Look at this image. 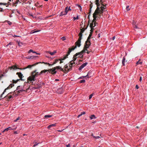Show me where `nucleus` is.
Wrapping results in <instances>:
<instances>
[{
	"label": "nucleus",
	"instance_id": "obj_1",
	"mask_svg": "<svg viewBox=\"0 0 147 147\" xmlns=\"http://www.w3.org/2000/svg\"><path fill=\"white\" fill-rule=\"evenodd\" d=\"M28 82H24L23 86H18L16 90H19L17 91V93H16V95H18L20 92H22L23 91H27V90L29 89V88H28Z\"/></svg>",
	"mask_w": 147,
	"mask_h": 147
},
{
	"label": "nucleus",
	"instance_id": "obj_2",
	"mask_svg": "<svg viewBox=\"0 0 147 147\" xmlns=\"http://www.w3.org/2000/svg\"><path fill=\"white\" fill-rule=\"evenodd\" d=\"M81 38L80 39L79 38L78 40L75 43V46H73L71 48H69V50L67 53V56H68L70 54L71 52L77 48V47H79L81 46Z\"/></svg>",
	"mask_w": 147,
	"mask_h": 147
},
{
	"label": "nucleus",
	"instance_id": "obj_3",
	"mask_svg": "<svg viewBox=\"0 0 147 147\" xmlns=\"http://www.w3.org/2000/svg\"><path fill=\"white\" fill-rule=\"evenodd\" d=\"M19 79H18L16 80H12V84H11L7 88H5L4 90V91L2 93V94L0 96V98H1L2 97L3 95V94H4V93L6 92V91L8 89H9L11 88L12 87H13V86H14V84H16V83L18 82L19 81Z\"/></svg>",
	"mask_w": 147,
	"mask_h": 147
},
{
	"label": "nucleus",
	"instance_id": "obj_4",
	"mask_svg": "<svg viewBox=\"0 0 147 147\" xmlns=\"http://www.w3.org/2000/svg\"><path fill=\"white\" fill-rule=\"evenodd\" d=\"M51 69L52 72V74L53 75H55L57 73V71H56V70L57 69V70L59 69L63 72H65V70H64V69L62 68L61 67L59 66H57L55 67H53Z\"/></svg>",
	"mask_w": 147,
	"mask_h": 147
},
{
	"label": "nucleus",
	"instance_id": "obj_5",
	"mask_svg": "<svg viewBox=\"0 0 147 147\" xmlns=\"http://www.w3.org/2000/svg\"><path fill=\"white\" fill-rule=\"evenodd\" d=\"M68 56H67V54L63 58L61 59H56L54 61L53 63H52V65H54L57 63L58 62L60 61L59 63H63V61H62L63 60L65 59L66 58H67V57Z\"/></svg>",
	"mask_w": 147,
	"mask_h": 147
},
{
	"label": "nucleus",
	"instance_id": "obj_6",
	"mask_svg": "<svg viewBox=\"0 0 147 147\" xmlns=\"http://www.w3.org/2000/svg\"><path fill=\"white\" fill-rule=\"evenodd\" d=\"M103 9H100L99 7H98L94 11L95 12L96 11V16L98 14L99 16H100V14L103 12Z\"/></svg>",
	"mask_w": 147,
	"mask_h": 147
},
{
	"label": "nucleus",
	"instance_id": "obj_7",
	"mask_svg": "<svg viewBox=\"0 0 147 147\" xmlns=\"http://www.w3.org/2000/svg\"><path fill=\"white\" fill-rule=\"evenodd\" d=\"M48 71L49 73H51L52 74V72L51 70V69H44L42 70L41 71V72L39 73L40 75H41L43 73H45L46 72Z\"/></svg>",
	"mask_w": 147,
	"mask_h": 147
},
{
	"label": "nucleus",
	"instance_id": "obj_8",
	"mask_svg": "<svg viewBox=\"0 0 147 147\" xmlns=\"http://www.w3.org/2000/svg\"><path fill=\"white\" fill-rule=\"evenodd\" d=\"M91 44V43L90 42V43H89L88 41H86L85 43L84 48L87 49L89 48Z\"/></svg>",
	"mask_w": 147,
	"mask_h": 147
},
{
	"label": "nucleus",
	"instance_id": "obj_9",
	"mask_svg": "<svg viewBox=\"0 0 147 147\" xmlns=\"http://www.w3.org/2000/svg\"><path fill=\"white\" fill-rule=\"evenodd\" d=\"M16 93H17V91L16 92V91H14L13 92H10L9 93H8L6 96L4 97V98H7V96H8V95H10V94H12V96H16L17 95H16Z\"/></svg>",
	"mask_w": 147,
	"mask_h": 147
},
{
	"label": "nucleus",
	"instance_id": "obj_10",
	"mask_svg": "<svg viewBox=\"0 0 147 147\" xmlns=\"http://www.w3.org/2000/svg\"><path fill=\"white\" fill-rule=\"evenodd\" d=\"M41 62H38V63H36L33 65H29L26 67L25 68H23V69H26L27 68H30L32 66H35L38 64H41Z\"/></svg>",
	"mask_w": 147,
	"mask_h": 147
},
{
	"label": "nucleus",
	"instance_id": "obj_11",
	"mask_svg": "<svg viewBox=\"0 0 147 147\" xmlns=\"http://www.w3.org/2000/svg\"><path fill=\"white\" fill-rule=\"evenodd\" d=\"M96 13H96V11L95 12H94V13L93 14V19L92 21V23H93V22H95V20H96V18L97 17V16H96Z\"/></svg>",
	"mask_w": 147,
	"mask_h": 147
},
{
	"label": "nucleus",
	"instance_id": "obj_12",
	"mask_svg": "<svg viewBox=\"0 0 147 147\" xmlns=\"http://www.w3.org/2000/svg\"><path fill=\"white\" fill-rule=\"evenodd\" d=\"M16 74L18 75V77L19 78H20V79L19 80H23L22 79V78L23 77H24V76H23V75L22 74V73L21 72H17L16 73Z\"/></svg>",
	"mask_w": 147,
	"mask_h": 147
},
{
	"label": "nucleus",
	"instance_id": "obj_13",
	"mask_svg": "<svg viewBox=\"0 0 147 147\" xmlns=\"http://www.w3.org/2000/svg\"><path fill=\"white\" fill-rule=\"evenodd\" d=\"M68 66L67 64H66L64 66V70H65V72H64V73H67L70 71V70H69V68H68Z\"/></svg>",
	"mask_w": 147,
	"mask_h": 147
},
{
	"label": "nucleus",
	"instance_id": "obj_14",
	"mask_svg": "<svg viewBox=\"0 0 147 147\" xmlns=\"http://www.w3.org/2000/svg\"><path fill=\"white\" fill-rule=\"evenodd\" d=\"M27 81L28 82L30 81H34L35 78L32 76H30L28 78Z\"/></svg>",
	"mask_w": 147,
	"mask_h": 147
},
{
	"label": "nucleus",
	"instance_id": "obj_15",
	"mask_svg": "<svg viewBox=\"0 0 147 147\" xmlns=\"http://www.w3.org/2000/svg\"><path fill=\"white\" fill-rule=\"evenodd\" d=\"M36 70H35L31 73V76H32L34 78L37 76V74H36Z\"/></svg>",
	"mask_w": 147,
	"mask_h": 147
},
{
	"label": "nucleus",
	"instance_id": "obj_16",
	"mask_svg": "<svg viewBox=\"0 0 147 147\" xmlns=\"http://www.w3.org/2000/svg\"><path fill=\"white\" fill-rule=\"evenodd\" d=\"M88 63L87 62L84 63L82 64L79 67V70H81L82 68H83L84 67H85L87 64Z\"/></svg>",
	"mask_w": 147,
	"mask_h": 147
},
{
	"label": "nucleus",
	"instance_id": "obj_17",
	"mask_svg": "<svg viewBox=\"0 0 147 147\" xmlns=\"http://www.w3.org/2000/svg\"><path fill=\"white\" fill-rule=\"evenodd\" d=\"M10 69H14L15 70L16 69H22V68H17L16 66L15 65H14L13 66H11V67H10Z\"/></svg>",
	"mask_w": 147,
	"mask_h": 147
},
{
	"label": "nucleus",
	"instance_id": "obj_18",
	"mask_svg": "<svg viewBox=\"0 0 147 147\" xmlns=\"http://www.w3.org/2000/svg\"><path fill=\"white\" fill-rule=\"evenodd\" d=\"M92 34H91V33H90V34L87 38V39L86 40L87 41L89 42V43H90V39L91 38V36H92Z\"/></svg>",
	"mask_w": 147,
	"mask_h": 147
},
{
	"label": "nucleus",
	"instance_id": "obj_19",
	"mask_svg": "<svg viewBox=\"0 0 147 147\" xmlns=\"http://www.w3.org/2000/svg\"><path fill=\"white\" fill-rule=\"evenodd\" d=\"M70 64H69V70H70V71H71L72 69V67L73 66H74L75 65H73V64L71 63H69Z\"/></svg>",
	"mask_w": 147,
	"mask_h": 147
},
{
	"label": "nucleus",
	"instance_id": "obj_20",
	"mask_svg": "<svg viewBox=\"0 0 147 147\" xmlns=\"http://www.w3.org/2000/svg\"><path fill=\"white\" fill-rule=\"evenodd\" d=\"M89 22H88V24H87V26H86V28H82V29H80V30L81 31H82V32H84V31L87 29V28H88V25H89Z\"/></svg>",
	"mask_w": 147,
	"mask_h": 147
},
{
	"label": "nucleus",
	"instance_id": "obj_21",
	"mask_svg": "<svg viewBox=\"0 0 147 147\" xmlns=\"http://www.w3.org/2000/svg\"><path fill=\"white\" fill-rule=\"evenodd\" d=\"M14 97L13 96H12V95H8V96H7V98H6V99H7V100H9L11 98Z\"/></svg>",
	"mask_w": 147,
	"mask_h": 147
},
{
	"label": "nucleus",
	"instance_id": "obj_22",
	"mask_svg": "<svg viewBox=\"0 0 147 147\" xmlns=\"http://www.w3.org/2000/svg\"><path fill=\"white\" fill-rule=\"evenodd\" d=\"M125 59L124 57H123V59L122 61V64L123 66L125 65V63L127 62V61H125Z\"/></svg>",
	"mask_w": 147,
	"mask_h": 147
},
{
	"label": "nucleus",
	"instance_id": "obj_23",
	"mask_svg": "<svg viewBox=\"0 0 147 147\" xmlns=\"http://www.w3.org/2000/svg\"><path fill=\"white\" fill-rule=\"evenodd\" d=\"M13 129L11 127H9L5 129L3 131V132H4L5 131H7L9 130H11Z\"/></svg>",
	"mask_w": 147,
	"mask_h": 147
},
{
	"label": "nucleus",
	"instance_id": "obj_24",
	"mask_svg": "<svg viewBox=\"0 0 147 147\" xmlns=\"http://www.w3.org/2000/svg\"><path fill=\"white\" fill-rule=\"evenodd\" d=\"M92 3L90 5V9L89 12V15L88 16V18L89 19V16H90V13H91V9L92 7Z\"/></svg>",
	"mask_w": 147,
	"mask_h": 147
},
{
	"label": "nucleus",
	"instance_id": "obj_25",
	"mask_svg": "<svg viewBox=\"0 0 147 147\" xmlns=\"http://www.w3.org/2000/svg\"><path fill=\"white\" fill-rule=\"evenodd\" d=\"M56 125V123H54V124H51V125H49L48 126L47 128H48V129H50L51 127H52L55 126Z\"/></svg>",
	"mask_w": 147,
	"mask_h": 147
},
{
	"label": "nucleus",
	"instance_id": "obj_26",
	"mask_svg": "<svg viewBox=\"0 0 147 147\" xmlns=\"http://www.w3.org/2000/svg\"><path fill=\"white\" fill-rule=\"evenodd\" d=\"M83 33L82 32V31H80V32L78 36H79V38H81L82 39V33Z\"/></svg>",
	"mask_w": 147,
	"mask_h": 147
},
{
	"label": "nucleus",
	"instance_id": "obj_27",
	"mask_svg": "<svg viewBox=\"0 0 147 147\" xmlns=\"http://www.w3.org/2000/svg\"><path fill=\"white\" fill-rule=\"evenodd\" d=\"M83 33L82 32V31H80V32L78 36H79V38H81L82 39V33Z\"/></svg>",
	"mask_w": 147,
	"mask_h": 147
},
{
	"label": "nucleus",
	"instance_id": "obj_28",
	"mask_svg": "<svg viewBox=\"0 0 147 147\" xmlns=\"http://www.w3.org/2000/svg\"><path fill=\"white\" fill-rule=\"evenodd\" d=\"M141 60L140 59L138 61H137L136 63V65H141L142 64V61H141Z\"/></svg>",
	"mask_w": 147,
	"mask_h": 147
},
{
	"label": "nucleus",
	"instance_id": "obj_29",
	"mask_svg": "<svg viewBox=\"0 0 147 147\" xmlns=\"http://www.w3.org/2000/svg\"><path fill=\"white\" fill-rule=\"evenodd\" d=\"M96 4L97 5V7H99L100 5V4L99 3V0H96L95 1Z\"/></svg>",
	"mask_w": 147,
	"mask_h": 147
},
{
	"label": "nucleus",
	"instance_id": "obj_30",
	"mask_svg": "<svg viewBox=\"0 0 147 147\" xmlns=\"http://www.w3.org/2000/svg\"><path fill=\"white\" fill-rule=\"evenodd\" d=\"M86 51H87V49L84 48L83 49L82 51L80 52L81 55H82L84 53H86Z\"/></svg>",
	"mask_w": 147,
	"mask_h": 147
},
{
	"label": "nucleus",
	"instance_id": "obj_31",
	"mask_svg": "<svg viewBox=\"0 0 147 147\" xmlns=\"http://www.w3.org/2000/svg\"><path fill=\"white\" fill-rule=\"evenodd\" d=\"M56 53V51H54L53 52H51V51H49L48 53L50 54L51 55H54L55 53Z\"/></svg>",
	"mask_w": 147,
	"mask_h": 147
},
{
	"label": "nucleus",
	"instance_id": "obj_32",
	"mask_svg": "<svg viewBox=\"0 0 147 147\" xmlns=\"http://www.w3.org/2000/svg\"><path fill=\"white\" fill-rule=\"evenodd\" d=\"M90 118L91 119L96 118V117L94 115H91L90 117Z\"/></svg>",
	"mask_w": 147,
	"mask_h": 147
},
{
	"label": "nucleus",
	"instance_id": "obj_33",
	"mask_svg": "<svg viewBox=\"0 0 147 147\" xmlns=\"http://www.w3.org/2000/svg\"><path fill=\"white\" fill-rule=\"evenodd\" d=\"M42 63H44V64H45L46 65H48L49 66H51V65H52V64H50L49 63H45L44 62H42V63L41 62V64H42Z\"/></svg>",
	"mask_w": 147,
	"mask_h": 147
},
{
	"label": "nucleus",
	"instance_id": "obj_34",
	"mask_svg": "<svg viewBox=\"0 0 147 147\" xmlns=\"http://www.w3.org/2000/svg\"><path fill=\"white\" fill-rule=\"evenodd\" d=\"M52 116V115H46L44 116V117L45 118H48Z\"/></svg>",
	"mask_w": 147,
	"mask_h": 147
},
{
	"label": "nucleus",
	"instance_id": "obj_35",
	"mask_svg": "<svg viewBox=\"0 0 147 147\" xmlns=\"http://www.w3.org/2000/svg\"><path fill=\"white\" fill-rule=\"evenodd\" d=\"M69 10H68V7H66L65 8V13L67 14Z\"/></svg>",
	"mask_w": 147,
	"mask_h": 147
},
{
	"label": "nucleus",
	"instance_id": "obj_36",
	"mask_svg": "<svg viewBox=\"0 0 147 147\" xmlns=\"http://www.w3.org/2000/svg\"><path fill=\"white\" fill-rule=\"evenodd\" d=\"M65 13V11L61 12V16H63L66 14Z\"/></svg>",
	"mask_w": 147,
	"mask_h": 147
},
{
	"label": "nucleus",
	"instance_id": "obj_37",
	"mask_svg": "<svg viewBox=\"0 0 147 147\" xmlns=\"http://www.w3.org/2000/svg\"><path fill=\"white\" fill-rule=\"evenodd\" d=\"M74 55H75V57H77V56H78V55H81L80 52L76 53Z\"/></svg>",
	"mask_w": 147,
	"mask_h": 147
},
{
	"label": "nucleus",
	"instance_id": "obj_38",
	"mask_svg": "<svg viewBox=\"0 0 147 147\" xmlns=\"http://www.w3.org/2000/svg\"><path fill=\"white\" fill-rule=\"evenodd\" d=\"M9 3V2H8L7 3H0V5H6L8 4Z\"/></svg>",
	"mask_w": 147,
	"mask_h": 147
},
{
	"label": "nucleus",
	"instance_id": "obj_39",
	"mask_svg": "<svg viewBox=\"0 0 147 147\" xmlns=\"http://www.w3.org/2000/svg\"><path fill=\"white\" fill-rule=\"evenodd\" d=\"M91 28V30H90V33H91L92 34V32H93V30L94 29L93 28Z\"/></svg>",
	"mask_w": 147,
	"mask_h": 147
},
{
	"label": "nucleus",
	"instance_id": "obj_40",
	"mask_svg": "<svg viewBox=\"0 0 147 147\" xmlns=\"http://www.w3.org/2000/svg\"><path fill=\"white\" fill-rule=\"evenodd\" d=\"M88 77V78L89 77V76H88V74L86 76H82V77H80V78L82 79L83 78H84V77Z\"/></svg>",
	"mask_w": 147,
	"mask_h": 147
},
{
	"label": "nucleus",
	"instance_id": "obj_41",
	"mask_svg": "<svg viewBox=\"0 0 147 147\" xmlns=\"http://www.w3.org/2000/svg\"><path fill=\"white\" fill-rule=\"evenodd\" d=\"M74 20H78L79 19V17L78 16H77L76 18L75 17H74Z\"/></svg>",
	"mask_w": 147,
	"mask_h": 147
},
{
	"label": "nucleus",
	"instance_id": "obj_42",
	"mask_svg": "<svg viewBox=\"0 0 147 147\" xmlns=\"http://www.w3.org/2000/svg\"><path fill=\"white\" fill-rule=\"evenodd\" d=\"M85 82V80H82L80 81V83H84Z\"/></svg>",
	"mask_w": 147,
	"mask_h": 147
},
{
	"label": "nucleus",
	"instance_id": "obj_43",
	"mask_svg": "<svg viewBox=\"0 0 147 147\" xmlns=\"http://www.w3.org/2000/svg\"><path fill=\"white\" fill-rule=\"evenodd\" d=\"M93 23H91L90 24V28L94 27V26H93Z\"/></svg>",
	"mask_w": 147,
	"mask_h": 147
},
{
	"label": "nucleus",
	"instance_id": "obj_44",
	"mask_svg": "<svg viewBox=\"0 0 147 147\" xmlns=\"http://www.w3.org/2000/svg\"><path fill=\"white\" fill-rule=\"evenodd\" d=\"M77 57H75V55H74V57H73V59H74V60L75 61H76V59H77Z\"/></svg>",
	"mask_w": 147,
	"mask_h": 147
},
{
	"label": "nucleus",
	"instance_id": "obj_45",
	"mask_svg": "<svg viewBox=\"0 0 147 147\" xmlns=\"http://www.w3.org/2000/svg\"><path fill=\"white\" fill-rule=\"evenodd\" d=\"M126 9L127 11H128L130 10V9L129 8V6H126Z\"/></svg>",
	"mask_w": 147,
	"mask_h": 147
},
{
	"label": "nucleus",
	"instance_id": "obj_46",
	"mask_svg": "<svg viewBox=\"0 0 147 147\" xmlns=\"http://www.w3.org/2000/svg\"><path fill=\"white\" fill-rule=\"evenodd\" d=\"M93 94H90L89 96V99H90L92 98V96L93 95Z\"/></svg>",
	"mask_w": 147,
	"mask_h": 147
},
{
	"label": "nucleus",
	"instance_id": "obj_47",
	"mask_svg": "<svg viewBox=\"0 0 147 147\" xmlns=\"http://www.w3.org/2000/svg\"><path fill=\"white\" fill-rule=\"evenodd\" d=\"M20 117H18L14 121L15 122L17 121L18 120H19L20 119Z\"/></svg>",
	"mask_w": 147,
	"mask_h": 147
},
{
	"label": "nucleus",
	"instance_id": "obj_48",
	"mask_svg": "<svg viewBox=\"0 0 147 147\" xmlns=\"http://www.w3.org/2000/svg\"><path fill=\"white\" fill-rule=\"evenodd\" d=\"M33 50H32V49H30V50H29V51H28V53H30L31 52H32L33 53Z\"/></svg>",
	"mask_w": 147,
	"mask_h": 147
},
{
	"label": "nucleus",
	"instance_id": "obj_49",
	"mask_svg": "<svg viewBox=\"0 0 147 147\" xmlns=\"http://www.w3.org/2000/svg\"><path fill=\"white\" fill-rule=\"evenodd\" d=\"M85 114V112H82L81 113V114L82 115H84Z\"/></svg>",
	"mask_w": 147,
	"mask_h": 147
},
{
	"label": "nucleus",
	"instance_id": "obj_50",
	"mask_svg": "<svg viewBox=\"0 0 147 147\" xmlns=\"http://www.w3.org/2000/svg\"><path fill=\"white\" fill-rule=\"evenodd\" d=\"M12 44V42H10L9 43V44H8L7 45V47L9 45H11Z\"/></svg>",
	"mask_w": 147,
	"mask_h": 147
},
{
	"label": "nucleus",
	"instance_id": "obj_51",
	"mask_svg": "<svg viewBox=\"0 0 147 147\" xmlns=\"http://www.w3.org/2000/svg\"><path fill=\"white\" fill-rule=\"evenodd\" d=\"M33 53H35L37 55H40V54L39 53H37L35 51H33Z\"/></svg>",
	"mask_w": 147,
	"mask_h": 147
},
{
	"label": "nucleus",
	"instance_id": "obj_52",
	"mask_svg": "<svg viewBox=\"0 0 147 147\" xmlns=\"http://www.w3.org/2000/svg\"><path fill=\"white\" fill-rule=\"evenodd\" d=\"M34 56H29L28 57V58H28V59H30V58H32V57H33Z\"/></svg>",
	"mask_w": 147,
	"mask_h": 147
},
{
	"label": "nucleus",
	"instance_id": "obj_53",
	"mask_svg": "<svg viewBox=\"0 0 147 147\" xmlns=\"http://www.w3.org/2000/svg\"><path fill=\"white\" fill-rule=\"evenodd\" d=\"M100 2H101V4L102 5V6H104V4H102L103 2H102V0H100Z\"/></svg>",
	"mask_w": 147,
	"mask_h": 147
},
{
	"label": "nucleus",
	"instance_id": "obj_54",
	"mask_svg": "<svg viewBox=\"0 0 147 147\" xmlns=\"http://www.w3.org/2000/svg\"><path fill=\"white\" fill-rule=\"evenodd\" d=\"M74 61H75L74 60V59H73L71 61H70L69 63H73Z\"/></svg>",
	"mask_w": 147,
	"mask_h": 147
},
{
	"label": "nucleus",
	"instance_id": "obj_55",
	"mask_svg": "<svg viewBox=\"0 0 147 147\" xmlns=\"http://www.w3.org/2000/svg\"><path fill=\"white\" fill-rule=\"evenodd\" d=\"M66 147H70V144H69L67 145H66Z\"/></svg>",
	"mask_w": 147,
	"mask_h": 147
},
{
	"label": "nucleus",
	"instance_id": "obj_56",
	"mask_svg": "<svg viewBox=\"0 0 147 147\" xmlns=\"http://www.w3.org/2000/svg\"><path fill=\"white\" fill-rule=\"evenodd\" d=\"M3 11V9L2 8H0V12H2Z\"/></svg>",
	"mask_w": 147,
	"mask_h": 147
},
{
	"label": "nucleus",
	"instance_id": "obj_57",
	"mask_svg": "<svg viewBox=\"0 0 147 147\" xmlns=\"http://www.w3.org/2000/svg\"><path fill=\"white\" fill-rule=\"evenodd\" d=\"M136 88L137 89H138L139 88V86H138V85H136Z\"/></svg>",
	"mask_w": 147,
	"mask_h": 147
},
{
	"label": "nucleus",
	"instance_id": "obj_58",
	"mask_svg": "<svg viewBox=\"0 0 147 147\" xmlns=\"http://www.w3.org/2000/svg\"><path fill=\"white\" fill-rule=\"evenodd\" d=\"M61 38H62V40H65V38L64 37H62Z\"/></svg>",
	"mask_w": 147,
	"mask_h": 147
},
{
	"label": "nucleus",
	"instance_id": "obj_59",
	"mask_svg": "<svg viewBox=\"0 0 147 147\" xmlns=\"http://www.w3.org/2000/svg\"><path fill=\"white\" fill-rule=\"evenodd\" d=\"M134 28L136 29L138 28V27L136 25H135V26H134Z\"/></svg>",
	"mask_w": 147,
	"mask_h": 147
},
{
	"label": "nucleus",
	"instance_id": "obj_60",
	"mask_svg": "<svg viewBox=\"0 0 147 147\" xmlns=\"http://www.w3.org/2000/svg\"><path fill=\"white\" fill-rule=\"evenodd\" d=\"M142 80V77H140V78L139 80L141 82Z\"/></svg>",
	"mask_w": 147,
	"mask_h": 147
},
{
	"label": "nucleus",
	"instance_id": "obj_61",
	"mask_svg": "<svg viewBox=\"0 0 147 147\" xmlns=\"http://www.w3.org/2000/svg\"><path fill=\"white\" fill-rule=\"evenodd\" d=\"M36 74H37V76L38 75H41L39 74V73L38 72H36Z\"/></svg>",
	"mask_w": 147,
	"mask_h": 147
},
{
	"label": "nucleus",
	"instance_id": "obj_62",
	"mask_svg": "<svg viewBox=\"0 0 147 147\" xmlns=\"http://www.w3.org/2000/svg\"><path fill=\"white\" fill-rule=\"evenodd\" d=\"M77 5L78 7H79V8H80L81 7H82L81 6L77 4Z\"/></svg>",
	"mask_w": 147,
	"mask_h": 147
},
{
	"label": "nucleus",
	"instance_id": "obj_63",
	"mask_svg": "<svg viewBox=\"0 0 147 147\" xmlns=\"http://www.w3.org/2000/svg\"><path fill=\"white\" fill-rule=\"evenodd\" d=\"M18 45L19 46H21L22 45V42H19L18 43Z\"/></svg>",
	"mask_w": 147,
	"mask_h": 147
},
{
	"label": "nucleus",
	"instance_id": "obj_64",
	"mask_svg": "<svg viewBox=\"0 0 147 147\" xmlns=\"http://www.w3.org/2000/svg\"><path fill=\"white\" fill-rule=\"evenodd\" d=\"M38 144H38H34L33 145V147H35V146H36Z\"/></svg>",
	"mask_w": 147,
	"mask_h": 147
}]
</instances>
